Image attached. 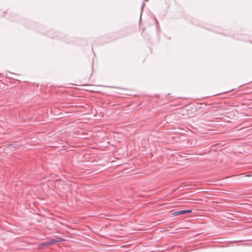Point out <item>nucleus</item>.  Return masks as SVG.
<instances>
[{
    "label": "nucleus",
    "mask_w": 252,
    "mask_h": 252,
    "mask_svg": "<svg viewBox=\"0 0 252 252\" xmlns=\"http://www.w3.org/2000/svg\"><path fill=\"white\" fill-rule=\"evenodd\" d=\"M63 240V239L59 237H57L55 238L51 239L49 240V242L50 243L51 245H53L55 244L56 243L62 242Z\"/></svg>",
    "instance_id": "obj_2"
},
{
    "label": "nucleus",
    "mask_w": 252,
    "mask_h": 252,
    "mask_svg": "<svg viewBox=\"0 0 252 252\" xmlns=\"http://www.w3.org/2000/svg\"><path fill=\"white\" fill-rule=\"evenodd\" d=\"M43 243V244L44 245L45 247H47L49 245H51L50 243L49 242V241H47L44 242Z\"/></svg>",
    "instance_id": "obj_3"
},
{
    "label": "nucleus",
    "mask_w": 252,
    "mask_h": 252,
    "mask_svg": "<svg viewBox=\"0 0 252 252\" xmlns=\"http://www.w3.org/2000/svg\"><path fill=\"white\" fill-rule=\"evenodd\" d=\"M145 0V1H148L149 0Z\"/></svg>",
    "instance_id": "obj_8"
},
{
    "label": "nucleus",
    "mask_w": 252,
    "mask_h": 252,
    "mask_svg": "<svg viewBox=\"0 0 252 252\" xmlns=\"http://www.w3.org/2000/svg\"><path fill=\"white\" fill-rule=\"evenodd\" d=\"M144 5H145V3L143 2L142 5V6L141 7V13H140V19H141V15H142V11H143V7H144Z\"/></svg>",
    "instance_id": "obj_4"
},
{
    "label": "nucleus",
    "mask_w": 252,
    "mask_h": 252,
    "mask_svg": "<svg viewBox=\"0 0 252 252\" xmlns=\"http://www.w3.org/2000/svg\"><path fill=\"white\" fill-rule=\"evenodd\" d=\"M39 247L40 248H42V247H45L44 246V245L43 244V243H42L41 244H40L39 245Z\"/></svg>",
    "instance_id": "obj_5"
},
{
    "label": "nucleus",
    "mask_w": 252,
    "mask_h": 252,
    "mask_svg": "<svg viewBox=\"0 0 252 252\" xmlns=\"http://www.w3.org/2000/svg\"><path fill=\"white\" fill-rule=\"evenodd\" d=\"M192 212V210H183L178 211L177 209H174V216L182 215L187 213H189Z\"/></svg>",
    "instance_id": "obj_1"
},
{
    "label": "nucleus",
    "mask_w": 252,
    "mask_h": 252,
    "mask_svg": "<svg viewBox=\"0 0 252 252\" xmlns=\"http://www.w3.org/2000/svg\"><path fill=\"white\" fill-rule=\"evenodd\" d=\"M105 87H110L109 86H106Z\"/></svg>",
    "instance_id": "obj_7"
},
{
    "label": "nucleus",
    "mask_w": 252,
    "mask_h": 252,
    "mask_svg": "<svg viewBox=\"0 0 252 252\" xmlns=\"http://www.w3.org/2000/svg\"><path fill=\"white\" fill-rule=\"evenodd\" d=\"M155 22H156V24H157V28H158V26H159V25H158V20H157L156 19H155Z\"/></svg>",
    "instance_id": "obj_6"
}]
</instances>
